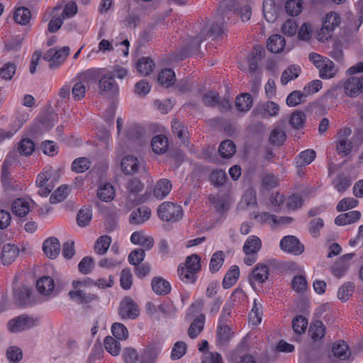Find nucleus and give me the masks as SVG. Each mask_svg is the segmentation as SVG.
<instances>
[{"mask_svg":"<svg viewBox=\"0 0 363 363\" xmlns=\"http://www.w3.org/2000/svg\"><path fill=\"white\" fill-rule=\"evenodd\" d=\"M201 269V257L197 254H192L186 258L184 263L179 264L177 273L182 281L191 284L196 281Z\"/></svg>","mask_w":363,"mask_h":363,"instance_id":"f257e3e1","label":"nucleus"},{"mask_svg":"<svg viewBox=\"0 0 363 363\" xmlns=\"http://www.w3.org/2000/svg\"><path fill=\"white\" fill-rule=\"evenodd\" d=\"M310 61L318 69L319 77L323 79L333 78L337 69L335 63L328 57H323L320 55L311 52L308 55Z\"/></svg>","mask_w":363,"mask_h":363,"instance_id":"f03ea898","label":"nucleus"},{"mask_svg":"<svg viewBox=\"0 0 363 363\" xmlns=\"http://www.w3.org/2000/svg\"><path fill=\"white\" fill-rule=\"evenodd\" d=\"M351 354L347 343L344 340H337L333 344L331 351L328 357L324 359V362L343 363L349 362Z\"/></svg>","mask_w":363,"mask_h":363,"instance_id":"7ed1b4c3","label":"nucleus"},{"mask_svg":"<svg viewBox=\"0 0 363 363\" xmlns=\"http://www.w3.org/2000/svg\"><path fill=\"white\" fill-rule=\"evenodd\" d=\"M158 217L166 222H177L183 216V208L180 205L166 201L161 203L157 208Z\"/></svg>","mask_w":363,"mask_h":363,"instance_id":"20e7f679","label":"nucleus"},{"mask_svg":"<svg viewBox=\"0 0 363 363\" xmlns=\"http://www.w3.org/2000/svg\"><path fill=\"white\" fill-rule=\"evenodd\" d=\"M13 301L16 306L27 308L37 304L40 299L30 287L23 286L13 289Z\"/></svg>","mask_w":363,"mask_h":363,"instance_id":"39448f33","label":"nucleus"},{"mask_svg":"<svg viewBox=\"0 0 363 363\" xmlns=\"http://www.w3.org/2000/svg\"><path fill=\"white\" fill-rule=\"evenodd\" d=\"M38 318H33L27 315H21L11 319L8 323V329L13 333L27 330L38 323Z\"/></svg>","mask_w":363,"mask_h":363,"instance_id":"423d86ee","label":"nucleus"},{"mask_svg":"<svg viewBox=\"0 0 363 363\" xmlns=\"http://www.w3.org/2000/svg\"><path fill=\"white\" fill-rule=\"evenodd\" d=\"M70 48L68 46L62 48H52L47 51V61L49 62L50 69L60 67L67 56L69 55Z\"/></svg>","mask_w":363,"mask_h":363,"instance_id":"0eeeda50","label":"nucleus"},{"mask_svg":"<svg viewBox=\"0 0 363 363\" xmlns=\"http://www.w3.org/2000/svg\"><path fill=\"white\" fill-rule=\"evenodd\" d=\"M119 315L123 319H135L140 315L138 304L129 296H125L120 303Z\"/></svg>","mask_w":363,"mask_h":363,"instance_id":"6e6552de","label":"nucleus"},{"mask_svg":"<svg viewBox=\"0 0 363 363\" xmlns=\"http://www.w3.org/2000/svg\"><path fill=\"white\" fill-rule=\"evenodd\" d=\"M344 93L350 98H355L363 92V76L348 77L342 84Z\"/></svg>","mask_w":363,"mask_h":363,"instance_id":"1a4fd4ad","label":"nucleus"},{"mask_svg":"<svg viewBox=\"0 0 363 363\" xmlns=\"http://www.w3.org/2000/svg\"><path fill=\"white\" fill-rule=\"evenodd\" d=\"M269 270L267 265L258 263L252 269L248 277V281L255 289L257 286H261L268 279Z\"/></svg>","mask_w":363,"mask_h":363,"instance_id":"9d476101","label":"nucleus"},{"mask_svg":"<svg viewBox=\"0 0 363 363\" xmlns=\"http://www.w3.org/2000/svg\"><path fill=\"white\" fill-rule=\"evenodd\" d=\"M279 246L285 252L299 255L304 251V245L294 235L284 236L280 241Z\"/></svg>","mask_w":363,"mask_h":363,"instance_id":"9b49d317","label":"nucleus"},{"mask_svg":"<svg viewBox=\"0 0 363 363\" xmlns=\"http://www.w3.org/2000/svg\"><path fill=\"white\" fill-rule=\"evenodd\" d=\"M234 337V332L227 323L218 322L216 329V343L220 347H227Z\"/></svg>","mask_w":363,"mask_h":363,"instance_id":"f8f14e48","label":"nucleus"},{"mask_svg":"<svg viewBox=\"0 0 363 363\" xmlns=\"http://www.w3.org/2000/svg\"><path fill=\"white\" fill-rule=\"evenodd\" d=\"M224 32V28L223 24L213 23L206 33L204 30H201L200 33L191 40V44L196 48L200 47V45L206 39V36L218 38L222 35Z\"/></svg>","mask_w":363,"mask_h":363,"instance_id":"ddd939ff","label":"nucleus"},{"mask_svg":"<svg viewBox=\"0 0 363 363\" xmlns=\"http://www.w3.org/2000/svg\"><path fill=\"white\" fill-rule=\"evenodd\" d=\"M354 253H347L339 257L335 264L332 266L333 274L337 277H342L350 267V261L354 257Z\"/></svg>","mask_w":363,"mask_h":363,"instance_id":"4468645a","label":"nucleus"},{"mask_svg":"<svg viewBox=\"0 0 363 363\" xmlns=\"http://www.w3.org/2000/svg\"><path fill=\"white\" fill-rule=\"evenodd\" d=\"M68 296L71 300L80 305L89 304L94 301H98L97 295L86 293L81 289H74L69 291Z\"/></svg>","mask_w":363,"mask_h":363,"instance_id":"2eb2a0df","label":"nucleus"},{"mask_svg":"<svg viewBox=\"0 0 363 363\" xmlns=\"http://www.w3.org/2000/svg\"><path fill=\"white\" fill-rule=\"evenodd\" d=\"M104 71V69L102 68H89L79 74L77 77L78 79L84 82L86 86H89L99 82Z\"/></svg>","mask_w":363,"mask_h":363,"instance_id":"dca6fc26","label":"nucleus"},{"mask_svg":"<svg viewBox=\"0 0 363 363\" xmlns=\"http://www.w3.org/2000/svg\"><path fill=\"white\" fill-rule=\"evenodd\" d=\"M279 111V106L272 101H267L258 105L253 113L267 118L276 116Z\"/></svg>","mask_w":363,"mask_h":363,"instance_id":"f3484780","label":"nucleus"},{"mask_svg":"<svg viewBox=\"0 0 363 363\" xmlns=\"http://www.w3.org/2000/svg\"><path fill=\"white\" fill-rule=\"evenodd\" d=\"M99 84L101 91L110 92L111 94H116L118 91V86L114 79V76L110 72L106 74L102 73Z\"/></svg>","mask_w":363,"mask_h":363,"instance_id":"a211bd4d","label":"nucleus"},{"mask_svg":"<svg viewBox=\"0 0 363 363\" xmlns=\"http://www.w3.org/2000/svg\"><path fill=\"white\" fill-rule=\"evenodd\" d=\"M172 184L170 180L167 179H160L154 185L153 195L158 199H164L171 191Z\"/></svg>","mask_w":363,"mask_h":363,"instance_id":"6ab92c4d","label":"nucleus"},{"mask_svg":"<svg viewBox=\"0 0 363 363\" xmlns=\"http://www.w3.org/2000/svg\"><path fill=\"white\" fill-rule=\"evenodd\" d=\"M161 351V346L150 345L144 349L139 355V362L140 363H155Z\"/></svg>","mask_w":363,"mask_h":363,"instance_id":"aec40b11","label":"nucleus"},{"mask_svg":"<svg viewBox=\"0 0 363 363\" xmlns=\"http://www.w3.org/2000/svg\"><path fill=\"white\" fill-rule=\"evenodd\" d=\"M130 242L134 245L142 246L145 250H150L154 245V239L142 231H135L130 236Z\"/></svg>","mask_w":363,"mask_h":363,"instance_id":"412c9836","label":"nucleus"},{"mask_svg":"<svg viewBox=\"0 0 363 363\" xmlns=\"http://www.w3.org/2000/svg\"><path fill=\"white\" fill-rule=\"evenodd\" d=\"M151 216V210L149 207L141 206L134 210L129 218V221L133 225L142 224L147 221Z\"/></svg>","mask_w":363,"mask_h":363,"instance_id":"4be33fe9","label":"nucleus"},{"mask_svg":"<svg viewBox=\"0 0 363 363\" xmlns=\"http://www.w3.org/2000/svg\"><path fill=\"white\" fill-rule=\"evenodd\" d=\"M262 11L265 20L269 23L274 22L279 14V9L274 0H264Z\"/></svg>","mask_w":363,"mask_h":363,"instance_id":"5701e85b","label":"nucleus"},{"mask_svg":"<svg viewBox=\"0 0 363 363\" xmlns=\"http://www.w3.org/2000/svg\"><path fill=\"white\" fill-rule=\"evenodd\" d=\"M19 250L14 245L6 244L4 245L1 259L4 265L11 264L18 256Z\"/></svg>","mask_w":363,"mask_h":363,"instance_id":"b1692460","label":"nucleus"},{"mask_svg":"<svg viewBox=\"0 0 363 363\" xmlns=\"http://www.w3.org/2000/svg\"><path fill=\"white\" fill-rule=\"evenodd\" d=\"M145 129L141 125L133 123L131 124L125 133L123 135L122 140L126 141H134L141 139L145 134Z\"/></svg>","mask_w":363,"mask_h":363,"instance_id":"393cba45","label":"nucleus"},{"mask_svg":"<svg viewBox=\"0 0 363 363\" xmlns=\"http://www.w3.org/2000/svg\"><path fill=\"white\" fill-rule=\"evenodd\" d=\"M138 159L133 156H126L121 162V169L125 174L132 175L138 172L140 167Z\"/></svg>","mask_w":363,"mask_h":363,"instance_id":"a878e982","label":"nucleus"},{"mask_svg":"<svg viewBox=\"0 0 363 363\" xmlns=\"http://www.w3.org/2000/svg\"><path fill=\"white\" fill-rule=\"evenodd\" d=\"M316 157V152L313 149H306L299 152L295 157L296 167H303L311 164Z\"/></svg>","mask_w":363,"mask_h":363,"instance_id":"bb28decb","label":"nucleus"},{"mask_svg":"<svg viewBox=\"0 0 363 363\" xmlns=\"http://www.w3.org/2000/svg\"><path fill=\"white\" fill-rule=\"evenodd\" d=\"M361 217V213L359 211H351L338 215L335 218V223L338 226L349 225L359 220Z\"/></svg>","mask_w":363,"mask_h":363,"instance_id":"cd10ccee","label":"nucleus"},{"mask_svg":"<svg viewBox=\"0 0 363 363\" xmlns=\"http://www.w3.org/2000/svg\"><path fill=\"white\" fill-rule=\"evenodd\" d=\"M267 46L271 52L279 53L285 48L286 41L281 35L274 34L269 38Z\"/></svg>","mask_w":363,"mask_h":363,"instance_id":"c85d7f7f","label":"nucleus"},{"mask_svg":"<svg viewBox=\"0 0 363 363\" xmlns=\"http://www.w3.org/2000/svg\"><path fill=\"white\" fill-rule=\"evenodd\" d=\"M26 35L21 33L16 35H11L6 38L4 40L5 50L9 51H18L25 40Z\"/></svg>","mask_w":363,"mask_h":363,"instance_id":"c756f323","label":"nucleus"},{"mask_svg":"<svg viewBox=\"0 0 363 363\" xmlns=\"http://www.w3.org/2000/svg\"><path fill=\"white\" fill-rule=\"evenodd\" d=\"M172 128L174 135L185 145L188 146L190 141L186 135L188 134L187 127L183 125L178 119H174L172 121Z\"/></svg>","mask_w":363,"mask_h":363,"instance_id":"7c9ffc66","label":"nucleus"},{"mask_svg":"<svg viewBox=\"0 0 363 363\" xmlns=\"http://www.w3.org/2000/svg\"><path fill=\"white\" fill-rule=\"evenodd\" d=\"M151 284L154 292L159 295L169 294L172 289L170 283L161 277H155Z\"/></svg>","mask_w":363,"mask_h":363,"instance_id":"2f4dec72","label":"nucleus"},{"mask_svg":"<svg viewBox=\"0 0 363 363\" xmlns=\"http://www.w3.org/2000/svg\"><path fill=\"white\" fill-rule=\"evenodd\" d=\"M152 151L156 154L164 153L169 147L167 138L163 135H158L153 137L151 142Z\"/></svg>","mask_w":363,"mask_h":363,"instance_id":"473e14b6","label":"nucleus"},{"mask_svg":"<svg viewBox=\"0 0 363 363\" xmlns=\"http://www.w3.org/2000/svg\"><path fill=\"white\" fill-rule=\"evenodd\" d=\"M154 61L148 57H143L138 59L136 64L137 71L142 75H149L155 68Z\"/></svg>","mask_w":363,"mask_h":363,"instance_id":"72a5a7b5","label":"nucleus"},{"mask_svg":"<svg viewBox=\"0 0 363 363\" xmlns=\"http://www.w3.org/2000/svg\"><path fill=\"white\" fill-rule=\"evenodd\" d=\"M205 324V315L200 314L191 323L188 329V335L191 339H194L199 336L202 332Z\"/></svg>","mask_w":363,"mask_h":363,"instance_id":"f704fd0d","label":"nucleus"},{"mask_svg":"<svg viewBox=\"0 0 363 363\" xmlns=\"http://www.w3.org/2000/svg\"><path fill=\"white\" fill-rule=\"evenodd\" d=\"M157 79L161 85L168 88L172 86L176 81L175 73L171 69H163L159 72Z\"/></svg>","mask_w":363,"mask_h":363,"instance_id":"c9c22d12","label":"nucleus"},{"mask_svg":"<svg viewBox=\"0 0 363 363\" xmlns=\"http://www.w3.org/2000/svg\"><path fill=\"white\" fill-rule=\"evenodd\" d=\"M253 99L251 94L243 93L237 96L235 106L239 111L247 112L252 106Z\"/></svg>","mask_w":363,"mask_h":363,"instance_id":"e433bc0d","label":"nucleus"},{"mask_svg":"<svg viewBox=\"0 0 363 363\" xmlns=\"http://www.w3.org/2000/svg\"><path fill=\"white\" fill-rule=\"evenodd\" d=\"M301 68L298 65H293L289 66L281 74V83L283 85L287 84L290 81L296 79L301 74Z\"/></svg>","mask_w":363,"mask_h":363,"instance_id":"4c0bfd02","label":"nucleus"},{"mask_svg":"<svg viewBox=\"0 0 363 363\" xmlns=\"http://www.w3.org/2000/svg\"><path fill=\"white\" fill-rule=\"evenodd\" d=\"M240 276V269L238 266L233 265L225 274L222 285L224 289H229L233 286Z\"/></svg>","mask_w":363,"mask_h":363,"instance_id":"58836bf2","label":"nucleus"},{"mask_svg":"<svg viewBox=\"0 0 363 363\" xmlns=\"http://www.w3.org/2000/svg\"><path fill=\"white\" fill-rule=\"evenodd\" d=\"M12 211L17 216H26L30 211L29 203L24 199H17L12 203Z\"/></svg>","mask_w":363,"mask_h":363,"instance_id":"ea45409f","label":"nucleus"},{"mask_svg":"<svg viewBox=\"0 0 363 363\" xmlns=\"http://www.w3.org/2000/svg\"><path fill=\"white\" fill-rule=\"evenodd\" d=\"M97 196L102 201L109 202L114 198V187L109 183L102 184L99 187Z\"/></svg>","mask_w":363,"mask_h":363,"instance_id":"a19ab883","label":"nucleus"},{"mask_svg":"<svg viewBox=\"0 0 363 363\" xmlns=\"http://www.w3.org/2000/svg\"><path fill=\"white\" fill-rule=\"evenodd\" d=\"M92 218V208L91 206H83L77 215V222L79 226L85 227L89 225Z\"/></svg>","mask_w":363,"mask_h":363,"instance_id":"79ce46f5","label":"nucleus"},{"mask_svg":"<svg viewBox=\"0 0 363 363\" xmlns=\"http://www.w3.org/2000/svg\"><path fill=\"white\" fill-rule=\"evenodd\" d=\"M236 151V146L231 140H225L223 141L218 148L220 156L223 158L232 157Z\"/></svg>","mask_w":363,"mask_h":363,"instance_id":"37998d69","label":"nucleus"},{"mask_svg":"<svg viewBox=\"0 0 363 363\" xmlns=\"http://www.w3.org/2000/svg\"><path fill=\"white\" fill-rule=\"evenodd\" d=\"M70 189L67 185H61L50 196L51 203H58L63 201L69 195Z\"/></svg>","mask_w":363,"mask_h":363,"instance_id":"c03bdc74","label":"nucleus"},{"mask_svg":"<svg viewBox=\"0 0 363 363\" xmlns=\"http://www.w3.org/2000/svg\"><path fill=\"white\" fill-rule=\"evenodd\" d=\"M60 252V243L59 240L54 237L47 238V257L56 258Z\"/></svg>","mask_w":363,"mask_h":363,"instance_id":"a18cd8bd","label":"nucleus"},{"mask_svg":"<svg viewBox=\"0 0 363 363\" xmlns=\"http://www.w3.org/2000/svg\"><path fill=\"white\" fill-rule=\"evenodd\" d=\"M31 13L26 7H19L16 9L13 13V19L16 23L26 25L30 19Z\"/></svg>","mask_w":363,"mask_h":363,"instance_id":"49530a36","label":"nucleus"},{"mask_svg":"<svg viewBox=\"0 0 363 363\" xmlns=\"http://www.w3.org/2000/svg\"><path fill=\"white\" fill-rule=\"evenodd\" d=\"M308 333L313 340H320L325 334V327L321 321L318 320L311 325Z\"/></svg>","mask_w":363,"mask_h":363,"instance_id":"de8ad7c7","label":"nucleus"},{"mask_svg":"<svg viewBox=\"0 0 363 363\" xmlns=\"http://www.w3.org/2000/svg\"><path fill=\"white\" fill-rule=\"evenodd\" d=\"M225 259V255L223 251H216L214 252L211 258L209 263V269L212 273L219 271L223 264Z\"/></svg>","mask_w":363,"mask_h":363,"instance_id":"09e8293b","label":"nucleus"},{"mask_svg":"<svg viewBox=\"0 0 363 363\" xmlns=\"http://www.w3.org/2000/svg\"><path fill=\"white\" fill-rule=\"evenodd\" d=\"M261 247V240L257 236L250 235L244 243L243 252H258Z\"/></svg>","mask_w":363,"mask_h":363,"instance_id":"8fccbe9b","label":"nucleus"},{"mask_svg":"<svg viewBox=\"0 0 363 363\" xmlns=\"http://www.w3.org/2000/svg\"><path fill=\"white\" fill-rule=\"evenodd\" d=\"M106 350L113 356L118 355L121 352V344L115 338L107 336L104 341Z\"/></svg>","mask_w":363,"mask_h":363,"instance_id":"3c124183","label":"nucleus"},{"mask_svg":"<svg viewBox=\"0 0 363 363\" xmlns=\"http://www.w3.org/2000/svg\"><path fill=\"white\" fill-rule=\"evenodd\" d=\"M111 242V238L110 236H108V235L100 236L97 239V240L95 243V245H94L95 252L99 255H104L107 252Z\"/></svg>","mask_w":363,"mask_h":363,"instance_id":"603ef678","label":"nucleus"},{"mask_svg":"<svg viewBox=\"0 0 363 363\" xmlns=\"http://www.w3.org/2000/svg\"><path fill=\"white\" fill-rule=\"evenodd\" d=\"M331 16H333V15H330L327 18L326 21H323V26L317 32V39L318 41L325 43L332 38L333 31L331 30V28H328L329 19L331 18Z\"/></svg>","mask_w":363,"mask_h":363,"instance_id":"864d4df0","label":"nucleus"},{"mask_svg":"<svg viewBox=\"0 0 363 363\" xmlns=\"http://www.w3.org/2000/svg\"><path fill=\"white\" fill-rule=\"evenodd\" d=\"M1 182L5 191L8 192L16 191L18 189L16 182L13 179L10 172L1 173Z\"/></svg>","mask_w":363,"mask_h":363,"instance_id":"5fc2aeb1","label":"nucleus"},{"mask_svg":"<svg viewBox=\"0 0 363 363\" xmlns=\"http://www.w3.org/2000/svg\"><path fill=\"white\" fill-rule=\"evenodd\" d=\"M91 166V162L86 157H82L75 159L72 164V170L77 173L86 171Z\"/></svg>","mask_w":363,"mask_h":363,"instance_id":"6e6d98bb","label":"nucleus"},{"mask_svg":"<svg viewBox=\"0 0 363 363\" xmlns=\"http://www.w3.org/2000/svg\"><path fill=\"white\" fill-rule=\"evenodd\" d=\"M359 202L352 197H345L341 199L337 204L336 210L338 212H343L357 206Z\"/></svg>","mask_w":363,"mask_h":363,"instance_id":"4d7b16f0","label":"nucleus"},{"mask_svg":"<svg viewBox=\"0 0 363 363\" xmlns=\"http://www.w3.org/2000/svg\"><path fill=\"white\" fill-rule=\"evenodd\" d=\"M187 345L183 341L177 342L171 352V359L172 360H177L181 359L186 352Z\"/></svg>","mask_w":363,"mask_h":363,"instance_id":"13d9d810","label":"nucleus"},{"mask_svg":"<svg viewBox=\"0 0 363 363\" xmlns=\"http://www.w3.org/2000/svg\"><path fill=\"white\" fill-rule=\"evenodd\" d=\"M286 13L291 16H297L302 11V3L301 0H288L285 4Z\"/></svg>","mask_w":363,"mask_h":363,"instance_id":"bf43d9fd","label":"nucleus"},{"mask_svg":"<svg viewBox=\"0 0 363 363\" xmlns=\"http://www.w3.org/2000/svg\"><path fill=\"white\" fill-rule=\"evenodd\" d=\"M113 335L118 340H126L128 337V331L126 327L121 323H114L111 326Z\"/></svg>","mask_w":363,"mask_h":363,"instance_id":"052dcab7","label":"nucleus"},{"mask_svg":"<svg viewBox=\"0 0 363 363\" xmlns=\"http://www.w3.org/2000/svg\"><path fill=\"white\" fill-rule=\"evenodd\" d=\"M354 284L352 282L345 283L337 291V297L342 302H346L354 290Z\"/></svg>","mask_w":363,"mask_h":363,"instance_id":"680f3d73","label":"nucleus"},{"mask_svg":"<svg viewBox=\"0 0 363 363\" xmlns=\"http://www.w3.org/2000/svg\"><path fill=\"white\" fill-rule=\"evenodd\" d=\"M307 326L308 320L302 315H297L292 320L293 330L297 334L305 333Z\"/></svg>","mask_w":363,"mask_h":363,"instance_id":"e2e57ef3","label":"nucleus"},{"mask_svg":"<svg viewBox=\"0 0 363 363\" xmlns=\"http://www.w3.org/2000/svg\"><path fill=\"white\" fill-rule=\"evenodd\" d=\"M6 357L11 363H18L23 357L21 349L16 346L9 347L6 350Z\"/></svg>","mask_w":363,"mask_h":363,"instance_id":"0e129e2a","label":"nucleus"},{"mask_svg":"<svg viewBox=\"0 0 363 363\" xmlns=\"http://www.w3.org/2000/svg\"><path fill=\"white\" fill-rule=\"evenodd\" d=\"M227 179L225 171L221 169L213 170L210 174V181L216 186L223 185Z\"/></svg>","mask_w":363,"mask_h":363,"instance_id":"69168bd1","label":"nucleus"},{"mask_svg":"<svg viewBox=\"0 0 363 363\" xmlns=\"http://www.w3.org/2000/svg\"><path fill=\"white\" fill-rule=\"evenodd\" d=\"M335 189L340 193L345 191L351 186V180L348 177L339 175L334 181Z\"/></svg>","mask_w":363,"mask_h":363,"instance_id":"338daca9","label":"nucleus"},{"mask_svg":"<svg viewBox=\"0 0 363 363\" xmlns=\"http://www.w3.org/2000/svg\"><path fill=\"white\" fill-rule=\"evenodd\" d=\"M306 119V117L303 112L295 111L291 114L289 123L293 128L299 129L303 126Z\"/></svg>","mask_w":363,"mask_h":363,"instance_id":"774afa93","label":"nucleus"}]
</instances>
